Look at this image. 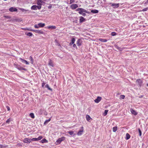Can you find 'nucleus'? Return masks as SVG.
Masks as SVG:
<instances>
[{
    "label": "nucleus",
    "instance_id": "1",
    "mask_svg": "<svg viewBox=\"0 0 148 148\" xmlns=\"http://www.w3.org/2000/svg\"><path fill=\"white\" fill-rule=\"evenodd\" d=\"M76 10L77 11H79V14H82L83 12H86L88 14L90 13L89 12H88L86 10L82 8H78L76 9Z\"/></svg>",
    "mask_w": 148,
    "mask_h": 148
},
{
    "label": "nucleus",
    "instance_id": "2",
    "mask_svg": "<svg viewBox=\"0 0 148 148\" xmlns=\"http://www.w3.org/2000/svg\"><path fill=\"white\" fill-rule=\"evenodd\" d=\"M25 30H28L31 31H33L35 32L36 33H38L40 34H43L44 32L42 30H32L29 28H26L24 29Z\"/></svg>",
    "mask_w": 148,
    "mask_h": 148
},
{
    "label": "nucleus",
    "instance_id": "3",
    "mask_svg": "<svg viewBox=\"0 0 148 148\" xmlns=\"http://www.w3.org/2000/svg\"><path fill=\"white\" fill-rule=\"evenodd\" d=\"M136 83L137 85L141 87L143 83V81L141 79H138L136 81Z\"/></svg>",
    "mask_w": 148,
    "mask_h": 148
},
{
    "label": "nucleus",
    "instance_id": "4",
    "mask_svg": "<svg viewBox=\"0 0 148 148\" xmlns=\"http://www.w3.org/2000/svg\"><path fill=\"white\" fill-rule=\"evenodd\" d=\"M43 137L42 136H40L38 138H33L31 139L32 141H36L40 140Z\"/></svg>",
    "mask_w": 148,
    "mask_h": 148
},
{
    "label": "nucleus",
    "instance_id": "5",
    "mask_svg": "<svg viewBox=\"0 0 148 148\" xmlns=\"http://www.w3.org/2000/svg\"><path fill=\"white\" fill-rule=\"evenodd\" d=\"M78 5L76 4H73L71 5L70 6V7L71 9L74 10L78 8Z\"/></svg>",
    "mask_w": 148,
    "mask_h": 148
},
{
    "label": "nucleus",
    "instance_id": "6",
    "mask_svg": "<svg viewBox=\"0 0 148 148\" xmlns=\"http://www.w3.org/2000/svg\"><path fill=\"white\" fill-rule=\"evenodd\" d=\"M65 137H63L59 138L57 140L56 142L58 143L59 144H60L61 142L64 141L65 140Z\"/></svg>",
    "mask_w": 148,
    "mask_h": 148
},
{
    "label": "nucleus",
    "instance_id": "7",
    "mask_svg": "<svg viewBox=\"0 0 148 148\" xmlns=\"http://www.w3.org/2000/svg\"><path fill=\"white\" fill-rule=\"evenodd\" d=\"M31 140L28 138H25L23 140V141L24 143H30L31 142Z\"/></svg>",
    "mask_w": 148,
    "mask_h": 148
},
{
    "label": "nucleus",
    "instance_id": "8",
    "mask_svg": "<svg viewBox=\"0 0 148 148\" xmlns=\"http://www.w3.org/2000/svg\"><path fill=\"white\" fill-rule=\"evenodd\" d=\"M82 41L81 39H79L76 42V44L78 46H80L82 45Z\"/></svg>",
    "mask_w": 148,
    "mask_h": 148
},
{
    "label": "nucleus",
    "instance_id": "9",
    "mask_svg": "<svg viewBox=\"0 0 148 148\" xmlns=\"http://www.w3.org/2000/svg\"><path fill=\"white\" fill-rule=\"evenodd\" d=\"M48 64L49 65L52 67H53L54 66V65L53 64V61L51 59L49 60Z\"/></svg>",
    "mask_w": 148,
    "mask_h": 148
},
{
    "label": "nucleus",
    "instance_id": "10",
    "mask_svg": "<svg viewBox=\"0 0 148 148\" xmlns=\"http://www.w3.org/2000/svg\"><path fill=\"white\" fill-rule=\"evenodd\" d=\"M101 97H97V98L94 100V101L95 102L98 103L101 101Z\"/></svg>",
    "mask_w": 148,
    "mask_h": 148
},
{
    "label": "nucleus",
    "instance_id": "11",
    "mask_svg": "<svg viewBox=\"0 0 148 148\" xmlns=\"http://www.w3.org/2000/svg\"><path fill=\"white\" fill-rule=\"evenodd\" d=\"M9 10L11 12H17V9L16 8L13 7L10 8Z\"/></svg>",
    "mask_w": 148,
    "mask_h": 148
},
{
    "label": "nucleus",
    "instance_id": "12",
    "mask_svg": "<svg viewBox=\"0 0 148 148\" xmlns=\"http://www.w3.org/2000/svg\"><path fill=\"white\" fill-rule=\"evenodd\" d=\"M16 68L19 70H23L25 71H27V69H26L23 68L18 65H16Z\"/></svg>",
    "mask_w": 148,
    "mask_h": 148
},
{
    "label": "nucleus",
    "instance_id": "13",
    "mask_svg": "<svg viewBox=\"0 0 148 148\" xmlns=\"http://www.w3.org/2000/svg\"><path fill=\"white\" fill-rule=\"evenodd\" d=\"M130 111L132 113V114L134 115H136L137 114V112L134 110L133 109L131 108L130 109Z\"/></svg>",
    "mask_w": 148,
    "mask_h": 148
},
{
    "label": "nucleus",
    "instance_id": "14",
    "mask_svg": "<svg viewBox=\"0 0 148 148\" xmlns=\"http://www.w3.org/2000/svg\"><path fill=\"white\" fill-rule=\"evenodd\" d=\"M20 59L21 60V61L25 63L26 64H29V63L27 62V60L24 59H23L21 58H20Z\"/></svg>",
    "mask_w": 148,
    "mask_h": 148
},
{
    "label": "nucleus",
    "instance_id": "15",
    "mask_svg": "<svg viewBox=\"0 0 148 148\" xmlns=\"http://www.w3.org/2000/svg\"><path fill=\"white\" fill-rule=\"evenodd\" d=\"M119 3H113L112 4L111 6L114 7V8H117L119 6Z\"/></svg>",
    "mask_w": 148,
    "mask_h": 148
},
{
    "label": "nucleus",
    "instance_id": "16",
    "mask_svg": "<svg viewBox=\"0 0 148 148\" xmlns=\"http://www.w3.org/2000/svg\"><path fill=\"white\" fill-rule=\"evenodd\" d=\"M79 22L80 23H82L85 21V19L83 17L80 16L79 17Z\"/></svg>",
    "mask_w": 148,
    "mask_h": 148
},
{
    "label": "nucleus",
    "instance_id": "17",
    "mask_svg": "<svg viewBox=\"0 0 148 148\" xmlns=\"http://www.w3.org/2000/svg\"><path fill=\"white\" fill-rule=\"evenodd\" d=\"M37 4L38 5H41L42 3H43L42 0H37Z\"/></svg>",
    "mask_w": 148,
    "mask_h": 148
},
{
    "label": "nucleus",
    "instance_id": "18",
    "mask_svg": "<svg viewBox=\"0 0 148 148\" xmlns=\"http://www.w3.org/2000/svg\"><path fill=\"white\" fill-rule=\"evenodd\" d=\"M86 120L88 121H90V120H92V119L90 118V116L88 114H87L86 115Z\"/></svg>",
    "mask_w": 148,
    "mask_h": 148
},
{
    "label": "nucleus",
    "instance_id": "19",
    "mask_svg": "<svg viewBox=\"0 0 148 148\" xmlns=\"http://www.w3.org/2000/svg\"><path fill=\"white\" fill-rule=\"evenodd\" d=\"M47 28L49 29H56V27L55 26H49L47 27Z\"/></svg>",
    "mask_w": 148,
    "mask_h": 148
},
{
    "label": "nucleus",
    "instance_id": "20",
    "mask_svg": "<svg viewBox=\"0 0 148 148\" xmlns=\"http://www.w3.org/2000/svg\"><path fill=\"white\" fill-rule=\"evenodd\" d=\"M38 6L36 5H33L31 7V9L32 10H36L37 9Z\"/></svg>",
    "mask_w": 148,
    "mask_h": 148
},
{
    "label": "nucleus",
    "instance_id": "21",
    "mask_svg": "<svg viewBox=\"0 0 148 148\" xmlns=\"http://www.w3.org/2000/svg\"><path fill=\"white\" fill-rule=\"evenodd\" d=\"M39 27H43L45 25L44 23H40L38 24Z\"/></svg>",
    "mask_w": 148,
    "mask_h": 148
},
{
    "label": "nucleus",
    "instance_id": "22",
    "mask_svg": "<svg viewBox=\"0 0 148 148\" xmlns=\"http://www.w3.org/2000/svg\"><path fill=\"white\" fill-rule=\"evenodd\" d=\"M19 9L22 12H24V13L25 14L26 13V12L27 11H28V10H25L23 8H19Z\"/></svg>",
    "mask_w": 148,
    "mask_h": 148
},
{
    "label": "nucleus",
    "instance_id": "23",
    "mask_svg": "<svg viewBox=\"0 0 148 148\" xmlns=\"http://www.w3.org/2000/svg\"><path fill=\"white\" fill-rule=\"evenodd\" d=\"M51 120V118H49L48 119V120H46L45 121L44 124L45 125L47 123L49 122Z\"/></svg>",
    "mask_w": 148,
    "mask_h": 148
},
{
    "label": "nucleus",
    "instance_id": "24",
    "mask_svg": "<svg viewBox=\"0 0 148 148\" xmlns=\"http://www.w3.org/2000/svg\"><path fill=\"white\" fill-rule=\"evenodd\" d=\"M99 40L100 41L103 42H106L107 41L106 39L102 38H99Z\"/></svg>",
    "mask_w": 148,
    "mask_h": 148
},
{
    "label": "nucleus",
    "instance_id": "25",
    "mask_svg": "<svg viewBox=\"0 0 148 148\" xmlns=\"http://www.w3.org/2000/svg\"><path fill=\"white\" fill-rule=\"evenodd\" d=\"M91 12L93 13H98L99 12L98 10H92Z\"/></svg>",
    "mask_w": 148,
    "mask_h": 148
},
{
    "label": "nucleus",
    "instance_id": "26",
    "mask_svg": "<svg viewBox=\"0 0 148 148\" xmlns=\"http://www.w3.org/2000/svg\"><path fill=\"white\" fill-rule=\"evenodd\" d=\"M130 136L129 134L128 133H127L126 135L125 139L127 140L129 139L130 138Z\"/></svg>",
    "mask_w": 148,
    "mask_h": 148
},
{
    "label": "nucleus",
    "instance_id": "27",
    "mask_svg": "<svg viewBox=\"0 0 148 148\" xmlns=\"http://www.w3.org/2000/svg\"><path fill=\"white\" fill-rule=\"evenodd\" d=\"M48 142L47 140L45 138H44L40 141V142L44 143H47Z\"/></svg>",
    "mask_w": 148,
    "mask_h": 148
},
{
    "label": "nucleus",
    "instance_id": "28",
    "mask_svg": "<svg viewBox=\"0 0 148 148\" xmlns=\"http://www.w3.org/2000/svg\"><path fill=\"white\" fill-rule=\"evenodd\" d=\"M117 130V127L116 126L112 128V131L113 132H116Z\"/></svg>",
    "mask_w": 148,
    "mask_h": 148
},
{
    "label": "nucleus",
    "instance_id": "29",
    "mask_svg": "<svg viewBox=\"0 0 148 148\" xmlns=\"http://www.w3.org/2000/svg\"><path fill=\"white\" fill-rule=\"evenodd\" d=\"M108 111V110H105L103 114V115L104 116H106L107 114Z\"/></svg>",
    "mask_w": 148,
    "mask_h": 148
},
{
    "label": "nucleus",
    "instance_id": "30",
    "mask_svg": "<svg viewBox=\"0 0 148 148\" xmlns=\"http://www.w3.org/2000/svg\"><path fill=\"white\" fill-rule=\"evenodd\" d=\"M29 116L32 118L34 119L35 118V116L34 114L33 113H31L30 114Z\"/></svg>",
    "mask_w": 148,
    "mask_h": 148
},
{
    "label": "nucleus",
    "instance_id": "31",
    "mask_svg": "<svg viewBox=\"0 0 148 148\" xmlns=\"http://www.w3.org/2000/svg\"><path fill=\"white\" fill-rule=\"evenodd\" d=\"M45 87L46 88H47L48 90H50L51 91H52V89L50 88L49 85L48 84H46V85L45 86Z\"/></svg>",
    "mask_w": 148,
    "mask_h": 148
},
{
    "label": "nucleus",
    "instance_id": "32",
    "mask_svg": "<svg viewBox=\"0 0 148 148\" xmlns=\"http://www.w3.org/2000/svg\"><path fill=\"white\" fill-rule=\"evenodd\" d=\"M83 132V130H79L77 133V134L78 135H81L82 134V133Z\"/></svg>",
    "mask_w": 148,
    "mask_h": 148
},
{
    "label": "nucleus",
    "instance_id": "33",
    "mask_svg": "<svg viewBox=\"0 0 148 148\" xmlns=\"http://www.w3.org/2000/svg\"><path fill=\"white\" fill-rule=\"evenodd\" d=\"M26 34L28 36H30L33 35L32 34L31 32H29L27 33H26Z\"/></svg>",
    "mask_w": 148,
    "mask_h": 148
},
{
    "label": "nucleus",
    "instance_id": "34",
    "mask_svg": "<svg viewBox=\"0 0 148 148\" xmlns=\"http://www.w3.org/2000/svg\"><path fill=\"white\" fill-rule=\"evenodd\" d=\"M125 96L123 95H121L120 96V99H124L125 98Z\"/></svg>",
    "mask_w": 148,
    "mask_h": 148
},
{
    "label": "nucleus",
    "instance_id": "35",
    "mask_svg": "<svg viewBox=\"0 0 148 148\" xmlns=\"http://www.w3.org/2000/svg\"><path fill=\"white\" fill-rule=\"evenodd\" d=\"M75 39L74 38H73L72 39L71 41V42L72 43H73V44H74L75 42Z\"/></svg>",
    "mask_w": 148,
    "mask_h": 148
},
{
    "label": "nucleus",
    "instance_id": "36",
    "mask_svg": "<svg viewBox=\"0 0 148 148\" xmlns=\"http://www.w3.org/2000/svg\"><path fill=\"white\" fill-rule=\"evenodd\" d=\"M116 33L114 32H112L111 33V35L112 36H116Z\"/></svg>",
    "mask_w": 148,
    "mask_h": 148
},
{
    "label": "nucleus",
    "instance_id": "37",
    "mask_svg": "<svg viewBox=\"0 0 148 148\" xmlns=\"http://www.w3.org/2000/svg\"><path fill=\"white\" fill-rule=\"evenodd\" d=\"M138 131L139 133V135L140 136H141L142 135L141 131L139 128L138 129Z\"/></svg>",
    "mask_w": 148,
    "mask_h": 148
},
{
    "label": "nucleus",
    "instance_id": "38",
    "mask_svg": "<svg viewBox=\"0 0 148 148\" xmlns=\"http://www.w3.org/2000/svg\"><path fill=\"white\" fill-rule=\"evenodd\" d=\"M67 132L71 135H73L74 134V132L73 131H69Z\"/></svg>",
    "mask_w": 148,
    "mask_h": 148
},
{
    "label": "nucleus",
    "instance_id": "39",
    "mask_svg": "<svg viewBox=\"0 0 148 148\" xmlns=\"http://www.w3.org/2000/svg\"><path fill=\"white\" fill-rule=\"evenodd\" d=\"M34 27L35 28L37 29L39 28L38 24V25L36 24L34 25Z\"/></svg>",
    "mask_w": 148,
    "mask_h": 148
},
{
    "label": "nucleus",
    "instance_id": "40",
    "mask_svg": "<svg viewBox=\"0 0 148 148\" xmlns=\"http://www.w3.org/2000/svg\"><path fill=\"white\" fill-rule=\"evenodd\" d=\"M44 109H40L39 110V112L41 113V114H42V113L44 111Z\"/></svg>",
    "mask_w": 148,
    "mask_h": 148
},
{
    "label": "nucleus",
    "instance_id": "41",
    "mask_svg": "<svg viewBox=\"0 0 148 148\" xmlns=\"http://www.w3.org/2000/svg\"><path fill=\"white\" fill-rule=\"evenodd\" d=\"M10 121V119L9 118L6 121V123H9Z\"/></svg>",
    "mask_w": 148,
    "mask_h": 148
},
{
    "label": "nucleus",
    "instance_id": "42",
    "mask_svg": "<svg viewBox=\"0 0 148 148\" xmlns=\"http://www.w3.org/2000/svg\"><path fill=\"white\" fill-rule=\"evenodd\" d=\"M75 0H70V4H72V3L75 2Z\"/></svg>",
    "mask_w": 148,
    "mask_h": 148
},
{
    "label": "nucleus",
    "instance_id": "43",
    "mask_svg": "<svg viewBox=\"0 0 148 148\" xmlns=\"http://www.w3.org/2000/svg\"><path fill=\"white\" fill-rule=\"evenodd\" d=\"M147 10H148V8H145L143 9V10H142V11H143V12L145 11H147Z\"/></svg>",
    "mask_w": 148,
    "mask_h": 148
},
{
    "label": "nucleus",
    "instance_id": "44",
    "mask_svg": "<svg viewBox=\"0 0 148 148\" xmlns=\"http://www.w3.org/2000/svg\"><path fill=\"white\" fill-rule=\"evenodd\" d=\"M73 47L74 48H75L77 49V47L76 45L75 44H73Z\"/></svg>",
    "mask_w": 148,
    "mask_h": 148
},
{
    "label": "nucleus",
    "instance_id": "45",
    "mask_svg": "<svg viewBox=\"0 0 148 148\" xmlns=\"http://www.w3.org/2000/svg\"><path fill=\"white\" fill-rule=\"evenodd\" d=\"M6 108L8 111H9L10 110V108L8 106H6Z\"/></svg>",
    "mask_w": 148,
    "mask_h": 148
},
{
    "label": "nucleus",
    "instance_id": "46",
    "mask_svg": "<svg viewBox=\"0 0 148 148\" xmlns=\"http://www.w3.org/2000/svg\"><path fill=\"white\" fill-rule=\"evenodd\" d=\"M29 58H30V60L32 62H33V59L32 57L31 56H30V57Z\"/></svg>",
    "mask_w": 148,
    "mask_h": 148
},
{
    "label": "nucleus",
    "instance_id": "47",
    "mask_svg": "<svg viewBox=\"0 0 148 148\" xmlns=\"http://www.w3.org/2000/svg\"><path fill=\"white\" fill-rule=\"evenodd\" d=\"M41 5H39L38 6V7H37V8L38 9H41Z\"/></svg>",
    "mask_w": 148,
    "mask_h": 148
},
{
    "label": "nucleus",
    "instance_id": "48",
    "mask_svg": "<svg viewBox=\"0 0 148 148\" xmlns=\"http://www.w3.org/2000/svg\"><path fill=\"white\" fill-rule=\"evenodd\" d=\"M45 82H43L42 83V87H43L45 85Z\"/></svg>",
    "mask_w": 148,
    "mask_h": 148
},
{
    "label": "nucleus",
    "instance_id": "49",
    "mask_svg": "<svg viewBox=\"0 0 148 148\" xmlns=\"http://www.w3.org/2000/svg\"><path fill=\"white\" fill-rule=\"evenodd\" d=\"M4 17L6 18H10V17L9 16H4Z\"/></svg>",
    "mask_w": 148,
    "mask_h": 148
},
{
    "label": "nucleus",
    "instance_id": "50",
    "mask_svg": "<svg viewBox=\"0 0 148 148\" xmlns=\"http://www.w3.org/2000/svg\"><path fill=\"white\" fill-rule=\"evenodd\" d=\"M82 15L84 16H85L86 15V14L85 13H83Z\"/></svg>",
    "mask_w": 148,
    "mask_h": 148
},
{
    "label": "nucleus",
    "instance_id": "51",
    "mask_svg": "<svg viewBox=\"0 0 148 148\" xmlns=\"http://www.w3.org/2000/svg\"><path fill=\"white\" fill-rule=\"evenodd\" d=\"M3 147V145H0V148H1Z\"/></svg>",
    "mask_w": 148,
    "mask_h": 148
},
{
    "label": "nucleus",
    "instance_id": "52",
    "mask_svg": "<svg viewBox=\"0 0 148 148\" xmlns=\"http://www.w3.org/2000/svg\"><path fill=\"white\" fill-rule=\"evenodd\" d=\"M73 43H72L71 42H70V43H69V45H73Z\"/></svg>",
    "mask_w": 148,
    "mask_h": 148
},
{
    "label": "nucleus",
    "instance_id": "53",
    "mask_svg": "<svg viewBox=\"0 0 148 148\" xmlns=\"http://www.w3.org/2000/svg\"><path fill=\"white\" fill-rule=\"evenodd\" d=\"M146 3H148V0H147Z\"/></svg>",
    "mask_w": 148,
    "mask_h": 148
},
{
    "label": "nucleus",
    "instance_id": "54",
    "mask_svg": "<svg viewBox=\"0 0 148 148\" xmlns=\"http://www.w3.org/2000/svg\"><path fill=\"white\" fill-rule=\"evenodd\" d=\"M147 86H148V83L147 84Z\"/></svg>",
    "mask_w": 148,
    "mask_h": 148
},
{
    "label": "nucleus",
    "instance_id": "55",
    "mask_svg": "<svg viewBox=\"0 0 148 148\" xmlns=\"http://www.w3.org/2000/svg\"><path fill=\"white\" fill-rule=\"evenodd\" d=\"M109 148H112V147H110Z\"/></svg>",
    "mask_w": 148,
    "mask_h": 148
}]
</instances>
